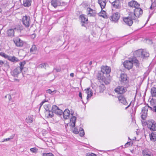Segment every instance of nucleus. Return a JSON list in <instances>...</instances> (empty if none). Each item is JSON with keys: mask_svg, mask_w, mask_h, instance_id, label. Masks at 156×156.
Returning a JSON list of instances; mask_svg holds the SVG:
<instances>
[{"mask_svg": "<svg viewBox=\"0 0 156 156\" xmlns=\"http://www.w3.org/2000/svg\"><path fill=\"white\" fill-rule=\"evenodd\" d=\"M142 154L144 156H151V152L147 150L143 151Z\"/></svg>", "mask_w": 156, "mask_h": 156, "instance_id": "nucleus-35", "label": "nucleus"}, {"mask_svg": "<svg viewBox=\"0 0 156 156\" xmlns=\"http://www.w3.org/2000/svg\"><path fill=\"white\" fill-rule=\"evenodd\" d=\"M131 61L133 62V64L137 68H139L140 66V63L138 60L135 57H133L131 58Z\"/></svg>", "mask_w": 156, "mask_h": 156, "instance_id": "nucleus-24", "label": "nucleus"}, {"mask_svg": "<svg viewBox=\"0 0 156 156\" xmlns=\"http://www.w3.org/2000/svg\"><path fill=\"white\" fill-rule=\"evenodd\" d=\"M130 144V142H127L125 144V146L126 147H129Z\"/></svg>", "mask_w": 156, "mask_h": 156, "instance_id": "nucleus-53", "label": "nucleus"}, {"mask_svg": "<svg viewBox=\"0 0 156 156\" xmlns=\"http://www.w3.org/2000/svg\"><path fill=\"white\" fill-rule=\"evenodd\" d=\"M97 88L99 90V92H102L105 89V87L104 84H102L99 85Z\"/></svg>", "mask_w": 156, "mask_h": 156, "instance_id": "nucleus-33", "label": "nucleus"}, {"mask_svg": "<svg viewBox=\"0 0 156 156\" xmlns=\"http://www.w3.org/2000/svg\"><path fill=\"white\" fill-rule=\"evenodd\" d=\"M134 57L145 58L149 56V53L144 50L140 49L136 51L133 53Z\"/></svg>", "mask_w": 156, "mask_h": 156, "instance_id": "nucleus-3", "label": "nucleus"}, {"mask_svg": "<svg viewBox=\"0 0 156 156\" xmlns=\"http://www.w3.org/2000/svg\"><path fill=\"white\" fill-rule=\"evenodd\" d=\"M133 15V14L132 13H130L129 12V16L128 17L123 18V21L126 25L129 26H130L132 25L133 23V20H134L135 22L136 23H138L139 20L138 19H135L132 16Z\"/></svg>", "mask_w": 156, "mask_h": 156, "instance_id": "nucleus-1", "label": "nucleus"}, {"mask_svg": "<svg viewBox=\"0 0 156 156\" xmlns=\"http://www.w3.org/2000/svg\"><path fill=\"white\" fill-rule=\"evenodd\" d=\"M120 14L118 12H116L112 14L109 17L110 19L112 21L116 22L118 21L120 18Z\"/></svg>", "mask_w": 156, "mask_h": 156, "instance_id": "nucleus-10", "label": "nucleus"}, {"mask_svg": "<svg viewBox=\"0 0 156 156\" xmlns=\"http://www.w3.org/2000/svg\"><path fill=\"white\" fill-rule=\"evenodd\" d=\"M14 43L17 47H22L24 43V42L20 38H17L13 40Z\"/></svg>", "mask_w": 156, "mask_h": 156, "instance_id": "nucleus-15", "label": "nucleus"}, {"mask_svg": "<svg viewBox=\"0 0 156 156\" xmlns=\"http://www.w3.org/2000/svg\"><path fill=\"white\" fill-rule=\"evenodd\" d=\"M130 13H132L133 15L132 16L135 19H138L137 18H139L143 14V10L139 7L135 8L134 11V12H129Z\"/></svg>", "mask_w": 156, "mask_h": 156, "instance_id": "nucleus-5", "label": "nucleus"}, {"mask_svg": "<svg viewBox=\"0 0 156 156\" xmlns=\"http://www.w3.org/2000/svg\"><path fill=\"white\" fill-rule=\"evenodd\" d=\"M83 23L82 24V26L83 27H85L84 24V23Z\"/></svg>", "mask_w": 156, "mask_h": 156, "instance_id": "nucleus-64", "label": "nucleus"}, {"mask_svg": "<svg viewBox=\"0 0 156 156\" xmlns=\"http://www.w3.org/2000/svg\"><path fill=\"white\" fill-rule=\"evenodd\" d=\"M87 15L89 16H94L97 14L96 11L90 7L87 8Z\"/></svg>", "mask_w": 156, "mask_h": 156, "instance_id": "nucleus-13", "label": "nucleus"}, {"mask_svg": "<svg viewBox=\"0 0 156 156\" xmlns=\"http://www.w3.org/2000/svg\"><path fill=\"white\" fill-rule=\"evenodd\" d=\"M46 114H47V117L48 118H52L54 115L53 113L51 111H50L48 112H47Z\"/></svg>", "mask_w": 156, "mask_h": 156, "instance_id": "nucleus-41", "label": "nucleus"}, {"mask_svg": "<svg viewBox=\"0 0 156 156\" xmlns=\"http://www.w3.org/2000/svg\"><path fill=\"white\" fill-rule=\"evenodd\" d=\"M43 156H54L52 153H44L43 154Z\"/></svg>", "mask_w": 156, "mask_h": 156, "instance_id": "nucleus-48", "label": "nucleus"}, {"mask_svg": "<svg viewBox=\"0 0 156 156\" xmlns=\"http://www.w3.org/2000/svg\"><path fill=\"white\" fill-rule=\"evenodd\" d=\"M7 59L13 63H16L19 61V60L18 58L14 56H11L8 55Z\"/></svg>", "mask_w": 156, "mask_h": 156, "instance_id": "nucleus-23", "label": "nucleus"}, {"mask_svg": "<svg viewBox=\"0 0 156 156\" xmlns=\"http://www.w3.org/2000/svg\"><path fill=\"white\" fill-rule=\"evenodd\" d=\"M73 132L75 134H78L79 133V131H78L77 129L76 128H74L73 130Z\"/></svg>", "mask_w": 156, "mask_h": 156, "instance_id": "nucleus-50", "label": "nucleus"}, {"mask_svg": "<svg viewBox=\"0 0 156 156\" xmlns=\"http://www.w3.org/2000/svg\"><path fill=\"white\" fill-rule=\"evenodd\" d=\"M43 102H44V103L45 102H48V100H47L46 99H45L42 101Z\"/></svg>", "mask_w": 156, "mask_h": 156, "instance_id": "nucleus-60", "label": "nucleus"}, {"mask_svg": "<svg viewBox=\"0 0 156 156\" xmlns=\"http://www.w3.org/2000/svg\"><path fill=\"white\" fill-rule=\"evenodd\" d=\"M119 101L123 105H127L128 103L127 102L126 98L122 95H120L118 96Z\"/></svg>", "mask_w": 156, "mask_h": 156, "instance_id": "nucleus-16", "label": "nucleus"}, {"mask_svg": "<svg viewBox=\"0 0 156 156\" xmlns=\"http://www.w3.org/2000/svg\"><path fill=\"white\" fill-rule=\"evenodd\" d=\"M22 21L23 25L27 28L28 27L31 23L30 17L27 15L23 16Z\"/></svg>", "mask_w": 156, "mask_h": 156, "instance_id": "nucleus-6", "label": "nucleus"}, {"mask_svg": "<svg viewBox=\"0 0 156 156\" xmlns=\"http://www.w3.org/2000/svg\"><path fill=\"white\" fill-rule=\"evenodd\" d=\"M148 128L152 131L156 130V123L153 120H149L146 122Z\"/></svg>", "mask_w": 156, "mask_h": 156, "instance_id": "nucleus-7", "label": "nucleus"}, {"mask_svg": "<svg viewBox=\"0 0 156 156\" xmlns=\"http://www.w3.org/2000/svg\"><path fill=\"white\" fill-rule=\"evenodd\" d=\"M21 68L19 67H17L12 72V75L13 76H15L17 75L21 72H22L23 74L24 73L23 71H22L21 70Z\"/></svg>", "mask_w": 156, "mask_h": 156, "instance_id": "nucleus-14", "label": "nucleus"}, {"mask_svg": "<svg viewBox=\"0 0 156 156\" xmlns=\"http://www.w3.org/2000/svg\"><path fill=\"white\" fill-rule=\"evenodd\" d=\"M44 104V102H43L42 101L40 103V107L41 106L43 105Z\"/></svg>", "mask_w": 156, "mask_h": 156, "instance_id": "nucleus-59", "label": "nucleus"}, {"mask_svg": "<svg viewBox=\"0 0 156 156\" xmlns=\"http://www.w3.org/2000/svg\"><path fill=\"white\" fill-rule=\"evenodd\" d=\"M151 93L153 97H156V88L153 87L151 89Z\"/></svg>", "mask_w": 156, "mask_h": 156, "instance_id": "nucleus-32", "label": "nucleus"}, {"mask_svg": "<svg viewBox=\"0 0 156 156\" xmlns=\"http://www.w3.org/2000/svg\"><path fill=\"white\" fill-rule=\"evenodd\" d=\"M101 71L106 76V77H110L109 73L111 72V69L110 67L107 66H102L101 67Z\"/></svg>", "mask_w": 156, "mask_h": 156, "instance_id": "nucleus-8", "label": "nucleus"}, {"mask_svg": "<svg viewBox=\"0 0 156 156\" xmlns=\"http://www.w3.org/2000/svg\"><path fill=\"white\" fill-rule=\"evenodd\" d=\"M63 117L65 119H67L69 118L70 111L68 109H66L62 113Z\"/></svg>", "mask_w": 156, "mask_h": 156, "instance_id": "nucleus-20", "label": "nucleus"}, {"mask_svg": "<svg viewBox=\"0 0 156 156\" xmlns=\"http://www.w3.org/2000/svg\"><path fill=\"white\" fill-rule=\"evenodd\" d=\"M128 5L131 7L135 8L139 7L140 6V4L139 3L136 1L133 0L129 2L128 3Z\"/></svg>", "mask_w": 156, "mask_h": 156, "instance_id": "nucleus-17", "label": "nucleus"}, {"mask_svg": "<svg viewBox=\"0 0 156 156\" xmlns=\"http://www.w3.org/2000/svg\"><path fill=\"white\" fill-rule=\"evenodd\" d=\"M17 28L18 30H20L21 31L23 29V27L21 25H19L18 26Z\"/></svg>", "mask_w": 156, "mask_h": 156, "instance_id": "nucleus-49", "label": "nucleus"}, {"mask_svg": "<svg viewBox=\"0 0 156 156\" xmlns=\"http://www.w3.org/2000/svg\"><path fill=\"white\" fill-rule=\"evenodd\" d=\"M16 28L14 29H10L7 31L6 34L8 36L11 37H13L14 35V30Z\"/></svg>", "mask_w": 156, "mask_h": 156, "instance_id": "nucleus-22", "label": "nucleus"}, {"mask_svg": "<svg viewBox=\"0 0 156 156\" xmlns=\"http://www.w3.org/2000/svg\"><path fill=\"white\" fill-rule=\"evenodd\" d=\"M15 135V134H14L10 136V137L4 139L2 141V142H3L5 141H7L10 140L11 139H12L14 138Z\"/></svg>", "mask_w": 156, "mask_h": 156, "instance_id": "nucleus-37", "label": "nucleus"}, {"mask_svg": "<svg viewBox=\"0 0 156 156\" xmlns=\"http://www.w3.org/2000/svg\"><path fill=\"white\" fill-rule=\"evenodd\" d=\"M79 131H80V132L79 133L81 137L83 136L85 134V133L83 129L82 128L80 127L79 129Z\"/></svg>", "mask_w": 156, "mask_h": 156, "instance_id": "nucleus-40", "label": "nucleus"}, {"mask_svg": "<svg viewBox=\"0 0 156 156\" xmlns=\"http://www.w3.org/2000/svg\"><path fill=\"white\" fill-rule=\"evenodd\" d=\"M58 108L56 105H53L51 108V111L53 113H55V112H56Z\"/></svg>", "mask_w": 156, "mask_h": 156, "instance_id": "nucleus-38", "label": "nucleus"}, {"mask_svg": "<svg viewBox=\"0 0 156 156\" xmlns=\"http://www.w3.org/2000/svg\"><path fill=\"white\" fill-rule=\"evenodd\" d=\"M150 107L148 105V106H145L143 107L142 109V114L141 116L142 119L144 120L147 116V113L148 111V108Z\"/></svg>", "mask_w": 156, "mask_h": 156, "instance_id": "nucleus-12", "label": "nucleus"}, {"mask_svg": "<svg viewBox=\"0 0 156 156\" xmlns=\"http://www.w3.org/2000/svg\"><path fill=\"white\" fill-rule=\"evenodd\" d=\"M98 2L102 9L105 8L106 4V0H98Z\"/></svg>", "mask_w": 156, "mask_h": 156, "instance_id": "nucleus-25", "label": "nucleus"}, {"mask_svg": "<svg viewBox=\"0 0 156 156\" xmlns=\"http://www.w3.org/2000/svg\"><path fill=\"white\" fill-rule=\"evenodd\" d=\"M80 17L82 23H85L88 20V19L84 15H80Z\"/></svg>", "mask_w": 156, "mask_h": 156, "instance_id": "nucleus-30", "label": "nucleus"}, {"mask_svg": "<svg viewBox=\"0 0 156 156\" xmlns=\"http://www.w3.org/2000/svg\"><path fill=\"white\" fill-rule=\"evenodd\" d=\"M86 156H97V155L93 153H88L86 154Z\"/></svg>", "mask_w": 156, "mask_h": 156, "instance_id": "nucleus-47", "label": "nucleus"}, {"mask_svg": "<svg viewBox=\"0 0 156 156\" xmlns=\"http://www.w3.org/2000/svg\"><path fill=\"white\" fill-rule=\"evenodd\" d=\"M79 97L81 98V99H82V93L81 92H80L79 94ZM81 101H82L83 103L84 104V103L83 102V100H81Z\"/></svg>", "mask_w": 156, "mask_h": 156, "instance_id": "nucleus-52", "label": "nucleus"}, {"mask_svg": "<svg viewBox=\"0 0 156 156\" xmlns=\"http://www.w3.org/2000/svg\"><path fill=\"white\" fill-rule=\"evenodd\" d=\"M62 113L63 112L62 110L59 109L58 108L57 110L56 111V112H55V114L59 115H61L62 114Z\"/></svg>", "mask_w": 156, "mask_h": 156, "instance_id": "nucleus-42", "label": "nucleus"}, {"mask_svg": "<svg viewBox=\"0 0 156 156\" xmlns=\"http://www.w3.org/2000/svg\"><path fill=\"white\" fill-rule=\"evenodd\" d=\"M31 0H23V5L25 7H29L31 5Z\"/></svg>", "mask_w": 156, "mask_h": 156, "instance_id": "nucleus-27", "label": "nucleus"}, {"mask_svg": "<svg viewBox=\"0 0 156 156\" xmlns=\"http://www.w3.org/2000/svg\"><path fill=\"white\" fill-rule=\"evenodd\" d=\"M51 4L55 8H56L58 6L61 5V3L60 1L58 0H51Z\"/></svg>", "mask_w": 156, "mask_h": 156, "instance_id": "nucleus-19", "label": "nucleus"}, {"mask_svg": "<svg viewBox=\"0 0 156 156\" xmlns=\"http://www.w3.org/2000/svg\"><path fill=\"white\" fill-rule=\"evenodd\" d=\"M37 50V48L35 45H33L30 49V51L31 52L36 51Z\"/></svg>", "mask_w": 156, "mask_h": 156, "instance_id": "nucleus-43", "label": "nucleus"}, {"mask_svg": "<svg viewBox=\"0 0 156 156\" xmlns=\"http://www.w3.org/2000/svg\"><path fill=\"white\" fill-rule=\"evenodd\" d=\"M0 55L3 57H4L5 59H7V58L8 56V55L6 54L4 52H1L0 53Z\"/></svg>", "mask_w": 156, "mask_h": 156, "instance_id": "nucleus-45", "label": "nucleus"}, {"mask_svg": "<svg viewBox=\"0 0 156 156\" xmlns=\"http://www.w3.org/2000/svg\"><path fill=\"white\" fill-rule=\"evenodd\" d=\"M131 102L129 104V105H128V106L127 107H126V108H125V109H126V110L130 106V105H131Z\"/></svg>", "mask_w": 156, "mask_h": 156, "instance_id": "nucleus-57", "label": "nucleus"}, {"mask_svg": "<svg viewBox=\"0 0 156 156\" xmlns=\"http://www.w3.org/2000/svg\"><path fill=\"white\" fill-rule=\"evenodd\" d=\"M121 84L124 86H126L127 87L129 86V80L127 75L125 73L121 74L119 80Z\"/></svg>", "mask_w": 156, "mask_h": 156, "instance_id": "nucleus-4", "label": "nucleus"}, {"mask_svg": "<svg viewBox=\"0 0 156 156\" xmlns=\"http://www.w3.org/2000/svg\"><path fill=\"white\" fill-rule=\"evenodd\" d=\"M54 70H55L57 72H59L61 71V69L60 68H55L54 69Z\"/></svg>", "mask_w": 156, "mask_h": 156, "instance_id": "nucleus-55", "label": "nucleus"}, {"mask_svg": "<svg viewBox=\"0 0 156 156\" xmlns=\"http://www.w3.org/2000/svg\"><path fill=\"white\" fill-rule=\"evenodd\" d=\"M149 136L151 140L153 141H156V133H151V134H150Z\"/></svg>", "mask_w": 156, "mask_h": 156, "instance_id": "nucleus-29", "label": "nucleus"}, {"mask_svg": "<svg viewBox=\"0 0 156 156\" xmlns=\"http://www.w3.org/2000/svg\"><path fill=\"white\" fill-rule=\"evenodd\" d=\"M26 62L25 61H23L22 62H21L20 63V66H19L20 68H21V70L22 71H24L25 72L26 70H27V69L26 68H23V67L24 65L26 64Z\"/></svg>", "mask_w": 156, "mask_h": 156, "instance_id": "nucleus-31", "label": "nucleus"}, {"mask_svg": "<svg viewBox=\"0 0 156 156\" xmlns=\"http://www.w3.org/2000/svg\"><path fill=\"white\" fill-rule=\"evenodd\" d=\"M55 91H52L50 89H49L46 90V93H48L49 94H50L51 95L54 94L55 92L54 93V92Z\"/></svg>", "mask_w": 156, "mask_h": 156, "instance_id": "nucleus-46", "label": "nucleus"}, {"mask_svg": "<svg viewBox=\"0 0 156 156\" xmlns=\"http://www.w3.org/2000/svg\"><path fill=\"white\" fill-rule=\"evenodd\" d=\"M92 64V62L91 61L89 62V64L90 66Z\"/></svg>", "mask_w": 156, "mask_h": 156, "instance_id": "nucleus-61", "label": "nucleus"}, {"mask_svg": "<svg viewBox=\"0 0 156 156\" xmlns=\"http://www.w3.org/2000/svg\"><path fill=\"white\" fill-rule=\"evenodd\" d=\"M48 65L47 63H42V64H40V65L37 66V67L38 68H45V67Z\"/></svg>", "mask_w": 156, "mask_h": 156, "instance_id": "nucleus-39", "label": "nucleus"}, {"mask_svg": "<svg viewBox=\"0 0 156 156\" xmlns=\"http://www.w3.org/2000/svg\"><path fill=\"white\" fill-rule=\"evenodd\" d=\"M152 5H153V7H155L156 6V1L152 3Z\"/></svg>", "mask_w": 156, "mask_h": 156, "instance_id": "nucleus-54", "label": "nucleus"}, {"mask_svg": "<svg viewBox=\"0 0 156 156\" xmlns=\"http://www.w3.org/2000/svg\"><path fill=\"white\" fill-rule=\"evenodd\" d=\"M150 17H151V16H149V17H148V20H147V22H146V23H147V22L149 20V19H150Z\"/></svg>", "mask_w": 156, "mask_h": 156, "instance_id": "nucleus-62", "label": "nucleus"}, {"mask_svg": "<svg viewBox=\"0 0 156 156\" xmlns=\"http://www.w3.org/2000/svg\"><path fill=\"white\" fill-rule=\"evenodd\" d=\"M149 108H150L151 110L156 112V106H154L153 107H149Z\"/></svg>", "mask_w": 156, "mask_h": 156, "instance_id": "nucleus-51", "label": "nucleus"}, {"mask_svg": "<svg viewBox=\"0 0 156 156\" xmlns=\"http://www.w3.org/2000/svg\"><path fill=\"white\" fill-rule=\"evenodd\" d=\"M86 90V93L87 94V99L88 100V99L90 98L92 95L93 93L91 91V90L90 88H87L85 89Z\"/></svg>", "mask_w": 156, "mask_h": 156, "instance_id": "nucleus-26", "label": "nucleus"}, {"mask_svg": "<svg viewBox=\"0 0 156 156\" xmlns=\"http://www.w3.org/2000/svg\"><path fill=\"white\" fill-rule=\"evenodd\" d=\"M97 77L98 80H101L106 84H109L111 81V77H106V76L101 71L98 72Z\"/></svg>", "mask_w": 156, "mask_h": 156, "instance_id": "nucleus-2", "label": "nucleus"}, {"mask_svg": "<svg viewBox=\"0 0 156 156\" xmlns=\"http://www.w3.org/2000/svg\"><path fill=\"white\" fill-rule=\"evenodd\" d=\"M4 63V62L3 61L0 60V65H1V66H2Z\"/></svg>", "mask_w": 156, "mask_h": 156, "instance_id": "nucleus-56", "label": "nucleus"}, {"mask_svg": "<svg viewBox=\"0 0 156 156\" xmlns=\"http://www.w3.org/2000/svg\"><path fill=\"white\" fill-rule=\"evenodd\" d=\"M71 115L72 116V117L70 119V121L72 122L71 124L70 125L72 127H74L75 126L76 121V117L73 116V114L74 112H72V111L71 112Z\"/></svg>", "mask_w": 156, "mask_h": 156, "instance_id": "nucleus-21", "label": "nucleus"}, {"mask_svg": "<svg viewBox=\"0 0 156 156\" xmlns=\"http://www.w3.org/2000/svg\"><path fill=\"white\" fill-rule=\"evenodd\" d=\"M127 90L126 88L123 86H118L115 89V91L120 95L124 93Z\"/></svg>", "mask_w": 156, "mask_h": 156, "instance_id": "nucleus-9", "label": "nucleus"}, {"mask_svg": "<svg viewBox=\"0 0 156 156\" xmlns=\"http://www.w3.org/2000/svg\"><path fill=\"white\" fill-rule=\"evenodd\" d=\"M101 13H100L99 14L102 13V15H99L100 16L103 17L104 18H107L108 16L106 15V12L104 10H102L101 9Z\"/></svg>", "mask_w": 156, "mask_h": 156, "instance_id": "nucleus-34", "label": "nucleus"}, {"mask_svg": "<svg viewBox=\"0 0 156 156\" xmlns=\"http://www.w3.org/2000/svg\"><path fill=\"white\" fill-rule=\"evenodd\" d=\"M70 76H71V77H73V76H74V74L73 73H71L70 74Z\"/></svg>", "mask_w": 156, "mask_h": 156, "instance_id": "nucleus-58", "label": "nucleus"}, {"mask_svg": "<svg viewBox=\"0 0 156 156\" xmlns=\"http://www.w3.org/2000/svg\"><path fill=\"white\" fill-rule=\"evenodd\" d=\"M44 107L45 110H46V114L47 112H50V111H51V105L49 104L44 105Z\"/></svg>", "mask_w": 156, "mask_h": 156, "instance_id": "nucleus-28", "label": "nucleus"}, {"mask_svg": "<svg viewBox=\"0 0 156 156\" xmlns=\"http://www.w3.org/2000/svg\"><path fill=\"white\" fill-rule=\"evenodd\" d=\"M30 150L33 153H36L37 152L38 149L36 147H34L30 148Z\"/></svg>", "mask_w": 156, "mask_h": 156, "instance_id": "nucleus-44", "label": "nucleus"}, {"mask_svg": "<svg viewBox=\"0 0 156 156\" xmlns=\"http://www.w3.org/2000/svg\"><path fill=\"white\" fill-rule=\"evenodd\" d=\"M120 1L119 0H115L111 3L112 5L114 8L119 9L121 7Z\"/></svg>", "mask_w": 156, "mask_h": 156, "instance_id": "nucleus-18", "label": "nucleus"}, {"mask_svg": "<svg viewBox=\"0 0 156 156\" xmlns=\"http://www.w3.org/2000/svg\"><path fill=\"white\" fill-rule=\"evenodd\" d=\"M154 7H153V5H151V6L150 7V9H153V8H154Z\"/></svg>", "mask_w": 156, "mask_h": 156, "instance_id": "nucleus-63", "label": "nucleus"}, {"mask_svg": "<svg viewBox=\"0 0 156 156\" xmlns=\"http://www.w3.org/2000/svg\"><path fill=\"white\" fill-rule=\"evenodd\" d=\"M124 67L126 69L129 70L132 68L133 65V62L131 61V58L130 60L125 61L123 63Z\"/></svg>", "mask_w": 156, "mask_h": 156, "instance_id": "nucleus-11", "label": "nucleus"}, {"mask_svg": "<svg viewBox=\"0 0 156 156\" xmlns=\"http://www.w3.org/2000/svg\"><path fill=\"white\" fill-rule=\"evenodd\" d=\"M26 121L27 123H31L33 122V119L31 116H28L26 119Z\"/></svg>", "mask_w": 156, "mask_h": 156, "instance_id": "nucleus-36", "label": "nucleus"}]
</instances>
